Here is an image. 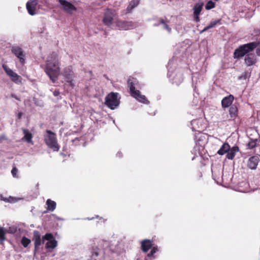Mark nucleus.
<instances>
[{
  "instance_id": "f257e3e1",
  "label": "nucleus",
  "mask_w": 260,
  "mask_h": 260,
  "mask_svg": "<svg viewBox=\"0 0 260 260\" xmlns=\"http://www.w3.org/2000/svg\"><path fill=\"white\" fill-rule=\"evenodd\" d=\"M121 248L118 244L113 245L109 241L101 240L97 243H94L91 249V257L92 259L96 260L98 257L99 260H105L110 252L119 253Z\"/></svg>"
},
{
  "instance_id": "f03ea898",
  "label": "nucleus",
  "mask_w": 260,
  "mask_h": 260,
  "mask_svg": "<svg viewBox=\"0 0 260 260\" xmlns=\"http://www.w3.org/2000/svg\"><path fill=\"white\" fill-rule=\"evenodd\" d=\"M44 71L52 83H55L60 73L58 57L56 53L52 52L47 57Z\"/></svg>"
},
{
  "instance_id": "7ed1b4c3",
  "label": "nucleus",
  "mask_w": 260,
  "mask_h": 260,
  "mask_svg": "<svg viewBox=\"0 0 260 260\" xmlns=\"http://www.w3.org/2000/svg\"><path fill=\"white\" fill-rule=\"evenodd\" d=\"M260 44V36L256 38L255 42H250L247 44L240 45L238 48L235 50L233 57L235 59H239L244 56L246 54L253 51Z\"/></svg>"
},
{
  "instance_id": "20e7f679",
  "label": "nucleus",
  "mask_w": 260,
  "mask_h": 260,
  "mask_svg": "<svg viewBox=\"0 0 260 260\" xmlns=\"http://www.w3.org/2000/svg\"><path fill=\"white\" fill-rule=\"evenodd\" d=\"M136 82V80L134 79L133 80L128 79L127 81L128 86L129 88L132 96L142 103L148 104L149 101L146 99L145 96L141 94L139 90H136L135 85Z\"/></svg>"
},
{
  "instance_id": "39448f33",
  "label": "nucleus",
  "mask_w": 260,
  "mask_h": 260,
  "mask_svg": "<svg viewBox=\"0 0 260 260\" xmlns=\"http://www.w3.org/2000/svg\"><path fill=\"white\" fill-rule=\"evenodd\" d=\"M44 141L46 144L53 151H58L59 149L56 137V134L50 130L46 131V134L44 135Z\"/></svg>"
},
{
  "instance_id": "423d86ee",
  "label": "nucleus",
  "mask_w": 260,
  "mask_h": 260,
  "mask_svg": "<svg viewBox=\"0 0 260 260\" xmlns=\"http://www.w3.org/2000/svg\"><path fill=\"white\" fill-rule=\"evenodd\" d=\"M64 80L65 84L73 88L75 86V84L73 82L75 78V74L71 66L66 67L59 73Z\"/></svg>"
},
{
  "instance_id": "0eeeda50",
  "label": "nucleus",
  "mask_w": 260,
  "mask_h": 260,
  "mask_svg": "<svg viewBox=\"0 0 260 260\" xmlns=\"http://www.w3.org/2000/svg\"><path fill=\"white\" fill-rule=\"evenodd\" d=\"M118 95L117 92H111L105 98V104L111 110L116 109L120 104Z\"/></svg>"
},
{
  "instance_id": "6e6552de",
  "label": "nucleus",
  "mask_w": 260,
  "mask_h": 260,
  "mask_svg": "<svg viewBox=\"0 0 260 260\" xmlns=\"http://www.w3.org/2000/svg\"><path fill=\"white\" fill-rule=\"evenodd\" d=\"M117 16V13L115 10L107 8L104 13L103 22L106 25L110 26Z\"/></svg>"
},
{
  "instance_id": "1a4fd4ad",
  "label": "nucleus",
  "mask_w": 260,
  "mask_h": 260,
  "mask_svg": "<svg viewBox=\"0 0 260 260\" xmlns=\"http://www.w3.org/2000/svg\"><path fill=\"white\" fill-rule=\"evenodd\" d=\"M12 53L14 54L19 60L20 63L23 65L25 62V53L21 47L17 45L11 47Z\"/></svg>"
},
{
  "instance_id": "9d476101",
  "label": "nucleus",
  "mask_w": 260,
  "mask_h": 260,
  "mask_svg": "<svg viewBox=\"0 0 260 260\" xmlns=\"http://www.w3.org/2000/svg\"><path fill=\"white\" fill-rule=\"evenodd\" d=\"M45 240L48 241L45 244V247L49 250L55 248L57 245V241L50 233H47L43 236V243Z\"/></svg>"
},
{
  "instance_id": "9b49d317",
  "label": "nucleus",
  "mask_w": 260,
  "mask_h": 260,
  "mask_svg": "<svg viewBox=\"0 0 260 260\" xmlns=\"http://www.w3.org/2000/svg\"><path fill=\"white\" fill-rule=\"evenodd\" d=\"M116 26L120 29L128 30L136 27L137 23L133 21L118 20L116 21Z\"/></svg>"
},
{
  "instance_id": "f8f14e48",
  "label": "nucleus",
  "mask_w": 260,
  "mask_h": 260,
  "mask_svg": "<svg viewBox=\"0 0 260 260\" xmlns=\"http://www.w3.org/2000/svg\"><path fill=\"white\" fill-rule=\"evenodd\" d=\"M168 76L172 81V83L175 84L177 85H179L183 80L182 73H178L174 76V73L170 70V68L168 69Z\"/></svg>"
},
{
  "instance_id": "ddd939ff",
  "label": "nucleus",
  "mask_w": 260,
  "mask_h": 260,
  "mask_svg": "<svg viewBox=\"0 0 260 260\" xmlns=\"http://www.w3.org/2000/svg\"><path fill=\"white\" fill-rule=\"evenodd\" d=\"M58 2L61 5L62 9L69 14H72L73 11L76 10V7L71 3L66 0H58Z\"/></svg>"
},
{
  "instance_id": "4468645a",
  "label": "nucleus",
  "mask_w": 260,
  "mask_h": 260,
  "mask_svg": "<svg viewBox=\"0 0 260 260\" xmlns=\"http://www.w3.org/2000/svg\"><path fill=\"white\" fill-rule=\"evenodd\" d=\"M32 240L35 242L34 253L39 249L40 245L43 243V238L41 239L40 232L38 231H34L33 232Z\"/></svg>"
},
{
  "instance_id": "2eb2a0df",
  "label": "nucleus",
  "mask_w": 260,
  "mask_h": 260,
  "mask_svg": "<svg viewBox=\"0 0 260 260\" xmlns=\"http://www.w3.org/2000/svg\"><path fill=\"white\" fill-rule=\"evenodd\" d=\"M37 5V0H30L27 2L26 7L29 15H34L36 14V7Z\"/></svg>"
},
{
  "instance_id": "dca6fc26",
  "label": "nucleus",
  "mask_w": 260,
  "mask_h": 260,
  "mask_svg": "<svg viewBox=\"0 0 260 260\" xmlns=\"http://www.w3.org/2000/svg\"><path fill=\"white\" fill-rule=\"evenodd\" d=\"M259 160V159L258 156H253L249 157L247 162V167L252 170L255 169Z\"/></svg>"
},
{
  "instance_id": "f3484780",
  "label": "nucleus",
  "mask_w": 260,
  "mask_h": 260,
  "mask_svg": "<svg viewBox=\"0 0 260 260\" xmlns=\"http://www.w3.org/2000/svg\"><path fill=\"white\" fill-rule=\"evenodd\" d=\"M245 64L247 66H251L254 64L256 62V57L254 54L249 53L245 56Z\"/></svg>"
},
{
  "instance_id": "a211bd4d",
  "label": "nucleus",
  "mask_w": 260,
  "mask_h": 260,
  "mask_svg": "<svg viewBox=\"0 0 260 260\" xmlns=\"http://www.w3.org/2000/svg\"><path fill=\"white\" fill-rule=\"evenodd\" d=\"M234 97L233 95H229L224 97L221 101V105L223 108H227L231 106L234 101Z\"/></svg>"
},
{
  "instance_id": "6ab92c4d",
  "label": "nucleus",
  "mask_w": 260,
  "mask_h": 260,
  "mask_svg": "<svg viewBox=\"0 0 260 260\" xmlns=\"http://www.w3.org/2000/svg\"><path fill=\"white\" fill-rule=\"evenodd\" d=\"M239 151V147L237 146H235L232 148L230 146L229 150H228L226 158L232 160L234 159L235 156V154Z\"/></svg>"
},
{
  "instance_id": "aec40b11",
  "label": "nucleus",
  "mask_w": 260,
  "mask_h": 260,
  "mask_svg": "<svg viewBox=\"0 0 260 260\" xmlns=\"http://www.w3.org/2000/svg\"><path fill=\"white\" fill-rule=\"evenodd\" d=\"M230 117H228L229 120L234 119L238 114V109L235 105H232L229 109Z\"/></svg>"
},
{
  "instance_id": "412c9836",
  "label": "nucleus",
  "mask_w": 260,
  "mask_h": 260,
  "mask_svg": "<svg viewBox=\"0 0 260 260\" xmlns=\"http://www.w3.org/2000/svg\"><path fill=\"white\" fill-rule=\"evenodd\" d=\"M151 246V241L149 240H144L141 242L142 249L144 252L148 251Z\"/></svg>"
},
{
  "instance_id": "4be33fe9",
  "label": "nucleus",
  "mask_w": 260,
  "mask_h": 260,
  "mask_svg": "<svg viewBox=\"0 0 260 260\" xmlns=\"http://www.w3.org/2000/svg\"><path fill=\"white\" fill-rule=\"evenodd\" d=\"M229 149L230 145L227 143H224L218 150L217 153L220 155H223V154L227 153Z\"/></svg>"
},
{
  "instance_id": "5701e85b",
  "label": "nucleus",
  "mask_w": 260,
  "mask_h": 260,
  "mask_svg": "<svg viewBox=\"0 0 260 260\" xmlns=\"http://www.w3.org/2000/svg\"><path fill=\"white\" fill-rule=\"evenodd\" d=\"M204 3L202 2H199L196 4L193 7V14H200V13L203 9Z\"/></svg>"
},
{
  "instance_id": "b1692460",
  "label": "nucleus",
  "mask_w": 260,
  "mask_h": 260,
  "mask_svg": "<svg viewBox=\"0 0 260 260\" xmlns=\"http://www.w3.org/2000/svg\"><path fill=\"white\" fill-rule=\"evenodd\" d=\"M23 133L24 134L23 139L27 142L32 144V136L31 133L27 129H23Z\"/></svg>"
},
{
  "instance_id": "393cba45",
  "label": "nucleus",
  "mask_w": 260,
  "mask_h": 260,
  "mask_svg": "<svg viewBox=\"0 0 260 260\" xmlns=\"http://www.w3.org/2000/svg\"><path fill=\"white\" fill-rule=\"evenodd\" d=\"M139 0H132L130 1L126 8L127 13H131L133 9L139 5Z\"/></svg>"
},
{
  "instance_id": "a878e982",
  "label": "nucleus",
  "mask_w": 260,
  "mask_h": 260,
  "mask_svg": "<svg viewBox=\"0 0 260 260\" xmlns=\"http://www.w3.org/2000/svg\"><path fill=\"white\" fill-rule=\"evenodd\" d=\"M46 205H47V210L49 211H53L56 206L55 202L52 201L50 199H48L46 201Z\"/></svg>"
},
{
  "instance_id": "bb28decb",
  "label": "nucleus",
  "mask_w": 260,
  "mask_h": 260,
  "mask_svg": "<svg viewBox=\"0 0 260 260\" xmlns=\"http://www.w3.org/2000/svg\"><path fill=\"white\" fill-rule=\"evenodd\" d=\"M10 77L12 81L18 84L21 82V77L15 72Z\"/></svg>"
},
{
  "instance_id": "cd10ccee",
  "label": "nucleus",
  "mask_w": 260,
  "mask_h": 260,
  "mask_svg": "<svg viewBox=\"0 0 260 260\" xmlns=\"http://www.w3.org/2000/svg\"><path fill=\"white\" fill-rule=\"evenodd\" d=\"M159 24H161L162 25V28L166 29L169 33H171V28L169 27V26L164 21L163 19L159 20Z\"/></svg>"
},
{
  "instance_id": "c85d7f7f",
  "label": "nucleus",
  "mask_w": 260,
  "mask_h": 260,
  "mask_svg": "<svg viewBox=\"0 0 260 260\" xmlns=\"http://www.w3.org/2000/svg\"><path fill=\"white\" fill-rule=\"evenodd\" d=\"M2 67L6 74L9 77H10L14 73V72L10 68H9L7 65L3 64Z\"/></svg>"
},
{
  "instance_id": "c756f323",
  "label": "nucleus",
  "mask_w": 260,
  "mask_h": 260,
  "mask_svg": "<svg viewBox=\"0 0 260 260\" xmlns=\"http://www.w3.org/2000/svg\"><path fill=\"white\" fill-rule=\"evenodd\" d=\"M257 141V139L250 140L247 145L248 148L249 149H253L254 148L256 145Z\"/></svg>"
},
{
  "instance_id": "7c9ffc66",
  "label": "nucleus",
  "mask_w": 260,
  "mask_h": 260,
  "mask_svg": "<svg viewBox=\"0 0 260 260\" xmlns=\"http://www.w3.org/2000/svg\"><path fill=\"white\" fill-rule=\"evenodd\" d=\"M30 243V240L25 237H23L21 239V243L24 247H27Z\"/></svg>"
},
{
  "instance_id": "2f4dec72",
  "label": "nucleus",
  "mask_w": 260,
  "mask_h": 260,
  "mask_svg": "<svg viewBox=\"0 0 260 260\" xmlns=\"http://www.w3.org/2000/svg\"><path fill=\"white\" fill-rule=\"evenodd\" d=\"M214 7L215 3L212 1H208L205 5V8L206 10H210Z\"/></svg>"
},
{
  "instance_id": "473e14b6",
  "label": "nucleus",
  "mask_w": 260,
  "mask_h": 260,
  "mask_svg": "<svg viewBox=\"0 0 260 260\" xmlns=\"http://www.w3.org/2000/svg\"><path fill=\"white\" fill-rule=\"evenodd\" d=\"M5 240V232L3 228L0 227V242H3Z\"/></svg>"
},
{
  "instance_id": "72a5a7b5",
  "label": "nucleus",
  "mask_w": 260,
  "mask_h": 260,
  "mask_svg": "<svg viewBox=\"0 0 260 260\" xmlns=\"http://www.w3.org/2000/svg\"><path fill=\"white\" fill-rule=\"evenodd\" d=\"M220 22V19H217V20H214V21H211L208 25V26L209 27V28H213L215 26V25L218 24V23H219Z\"/></svg>"
},
{
  "instance_id": "f704fd0d",
  "label": "nucleus",
  "mask_w": 260,
  "mask_h": 260,
  "mask_svg": "<svg viewBox=\"0 0 260 260\" xmlns=\"http://www.w3.org/2000/svg\"><path fill=\"white\" fill-rule=\"evenodd\" d=\"M157 251V248L155 247H153L151 249L150 252L148 254L147 256L150 257L153 255L154 253H155Z\"/></svg>"
},
{
  "instance_id": "c9c22d12",
  "label": "nucleus",
  "mask_w": 260,
  "mask_h": 260,
  "mask_svg": "<svg viewBox=\"0 0 260 260\" xmlns=\"http://www.w3.org/2000/svg\"><path fill=\"white\" fill-rule=\"evenodd\" d=\"M17 172H18V170L16 167H14L11 171V173H12L13 176L15 178L17 177Z\"/></svg>"
},
{
  "instance_id": "e433bc0d",
  "label": "nucleus",
  "mask_w": 260,
  "mask_h": 260,
  "mask_svg": "<svg viewBox=\"0 0 260 260\" xmlns=\"http://www.w3.org/2000/svg\"><path fill=\"white\" fill-rule=\"evenodd\" d=\"M194 15V20L196 22H198L200 21L199 15L200 14H193Z\"/></svg>"
},
{
  "instance_id": "4c0bfd02",
  "label": "nucleus",
  "mask_w": 260,
  "mask_h": 260,
  "mask_svg": "<svg viewBox=\"0 0 260 260\" xmlns=\"http://www.w3.org/2000/svg\"><path fill=\"white\" fill-rule=\"evenodd\" d=\"M11 96L12 98H15L16 100H17L18 101H20V98H19L15 94H13V93L11 94Z\"/></svg>"
},
{
  "instance_id": "58836bf2",
  "label": "nucleus",
  "mask_w": 260,
  "mask_h": 260,
  "mask_svg": "<svg viewBox=\"0 0 260 260\" xmlns=\"http://www.w3.org/2000/svg\"><path fill=\"white\" fill-rule=\"evenodd\" d=\"M60 94V92L58 90H55L54 92H53V95L55 96H59Z\"/></svg>"
},
{
  "instance_id": "ea45409f",
  "label": "nucleus",
  "mask_w": 260,
  "mask_h": 260,
  "mask_svg": "<svg viewBox=\"0 0 260 260\" xmlns=\"http://www.w3.org/2000/svg\"><path fill=\"white\" fill-rule=\"evenodd\" d=\"M209 28V27L208 26V25L205 27L201 31V32H205L206 31H207V30H208Z\"/></svg>"
},
{
  "instance_id": "a19ab883",
  "label": "nucleus",
  "mask_w": 260,
  "mask_h": 260,
  "mask_svg": "<svg viewBox=\"0 0 260 260\" xmlns=\"http://www.w3.org/2000/svg\"><path fill=\"white\" fill-rule=\"evenodd\" d=\"M21 116H22V113H19L18 114V118L19 119H20L21 118Z\"/></svg>"
},
{
  "instance_id": "79ce46f5",
  "label": "nucleus",
  "mask_w": 260,
  "mask_h": 260,
  "mask_svg": "<svg viewBox=\"0 0 260 260\" xmlns=\"http://www.w3.org/2000/svg\"><path fill=\"white\" fill-rule=\"evenodd\" d=\"M161 24H159V21L158 22V23H155L153 24V26H159V25H160Z\"/></svg>"
},
{
  "instance_id": "37998d69",
  "label": "nucleus",
  "mask_w": 260,
  "mask_h": 260,
  "mask_svg": "<svg viewBox=\"0 0 260 260\" xmlns=\"http://www.w3.org/2000/svg\"><path fill=\"white\" fill-rule=\"evenodd\" d=\"M172 63V60H169L168 62L169 66Z\"/></svg>"
},
{
  "instance_id": "c03bdc74",
  "label": "nucleus",
  "mask_w": 260,
  "mask_h": 260,
  "mask_svg": "<svg viewBox=\"0 0 260 260\" xmlns=\"http://www.w3.org/2000/svg\"><path fill=\"white\" fill-rule=\"evenodd\" d=\"M120 153H119V152L117 154V155H118L119 157L120 156Z\"/></svg>"
}]
</instances>
